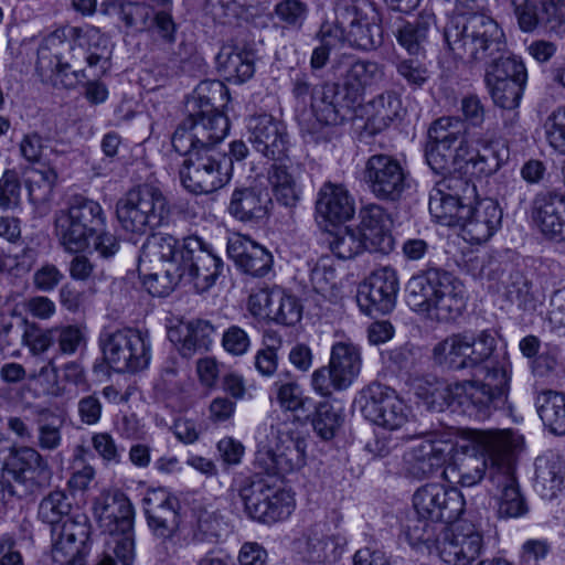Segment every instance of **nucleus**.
I'll return each mask as SVG.
<instances>
[{
  "label": "nucleus",
  "instance_id": "1",
  "mask_svg": "<svg viewBox=\"0 0 565 565\" xmlns=\"http://www.w3.org/2000/svg\"><path fill=\"white\" fill-rule=\"evenodd\" d=\"M206 127L189 120L179 124L171 138L173 149L185 157L179 169L180 182L193 194L215 192L232 178V160L216 150L230 130V122L216 116Z\"/></svg>",
  "mask_w": 565,
  "mask_h": 565
},
{
  "label": "nucleus",
  "instance_id": "2",
  "mask_svg": "<svg viewBox=\"0 0 565 565\" xmlns=\"http://www.w3.org/2000/svg\"><path fill=\"white\" fill-rule=\"evenodd\" d=\"M466 288L452 273L427 266L414 274L405 285L408 308L430 322L456 320L466 308Z\"/></svg>",
  "mask_w": 565,
  "mask_h": 565
},
{
  "label": "nucleus",
  "instance_id": "3",
  "mask_svg": "<svg viewBox=\"0 0 565 565\" xmlns=\"http://www.w3.org/2000/svg\"><path fill=\"white\" fill-rule=\"evenodd\" d=\"M444 38L455 57L471 66L484 65L487 68L508 56L503 30L486 14L450 19L444 29Z\"/></svg>",
  "mask_w": 565,
  "mask_h": 565
},
{
  "label": "nucleus",
  "instance_id": "4",
  "mask_svg": "<svg viewBox=\"0 0 565 565\" xmlns=\"http://www.w3.org/2000/svg\"><path fill=\"white\" fill-rule=\"evenodd\" d=\"M478 440L490 451L492 465L489 481L495 490L498 518L515 519L525 515L529 507L514 473L513 441L505 434L491 433H481Z\"/></svg>",
  "mask_w": 565,
  "mask_h": 565
},
{
  "label": "nucleus",
  "instance_id": "5",
  "mask_svg": "<svg viewBox=\"0 0 565 565\" xmlns=\"http://www.w3.org/2000/svg\"><path fill=\"white\" fill-rule=\"evenodd\" d=\"M475 380H461L445 384L438 381L425 382L416 388V395L427 409L444 412L450 409L479 420L489 418L497 409L493 395Z\"/></svg>",
  "mask_w": 565,
  "mask_h": 565
},
{
  "label": "nucleus",
  "instance_id": "6",
  "mask_svg": "<svg viewBox=\"0 0 565 565\" xmlns=\"http://www.w3.org/2000/svg\"><path fill=\"white\" fill-rule=\"evenodd\" d=\"M307 443L295 423L271 425L270 436L259 441L255 466L267 475H285L306 462Z\"/></svg>",
  "mask_w": 565,
  "mask_h": 565
},
{
  "label": "nucleus",
  "instance_id": "7",
  "mask_svg": "<svg viewBox=\"0 0 565 565\" xmlns=\"http://www.w3.org/2000/svg\"><path fill=\"white\" fill-rule=\"evenodd\" d=\"M170 214L167 198L151 184L130 189L116 204V215L121 228L131 234L145 235L159 227Z\"/></svg>",
  "mask_w": 565,
  "mask_h": 565
},
{
  "label": "nucleus",
  "instance_id": "8",
  "mask_svg": "<svg viewBox=\"0 0 565 565\" xmlns=\"http://www.w3.org/2000/svg\"><path fill=\"white\" fill-rule=\"evenodd\" d=\"M498 340L495 331L491 329L470 332L469 352L471 367L479 369L480 377H472L481 384H487L488 391L493 395V404L500 408L507 401L510 384V362L505 355L497 350Z\"/></svg>",
  "mask_w": 565,
  "mask_h": 565
},
{
  "label": "nucleus",
  "instance_id": "9",
  "mask_svg": "<svg viewBox=\"0 0 565 565\" xmlns=\"http://www.w3.org/2000/svg\"><path fill=\"white\" fill-rule=\"evenodd\" d=\"M106 216L100 204L83 195L70 199L67 209L55 216V230L61 244L68 252H81L89 239L105 226Z\"/></svg>",
  "mask_w": 565,
  "mask_h": 565
},
{
  "label": "nucleus",
  "instance_id": "10",
  "mask_svg": "<svg viewBox=\"0 0 565 565\" xmlns=\"http://www.w3.org/2000/svg\"><path fill=\"white\" fill-rule=\"evenodd\" d=\"M109 535L96 565H132L135 561L134 508L125 497L103 508L100 516Z\"/></svg>",
  "mask_w": 565,
  "mask_h": 565
},
{
  "label": "nucleus",
  "instance_id": "11",
  "mask_svg": "<svg viewBox=\"0 0 565 565\" xmlns=\"http://www.w3.org/2000/svg\"><path fill=\"white\" fill-rule=\"evenodd\" d=\"M334 28L351 46L370 51L382 43L380 14L369 0H338Z\"/></svg>",
  "mask_w": 565,
  "mask_h": 565
},
{
  "label": "nucleus",
  "instance_id": "12",
  "mask_svg": "<svg viewBox=\"0 0 565 565\" xmlns=\"http://www.w3.org/2000/svg\"><path fill=\"white\" fill-rule=\"evenodd\" d=\"M100 347L107 364L118 373H137L147 369L151 360L148 331L132 328L106 332Z\"/></svg>",
  "mask_w": 565,
  "mask_h": 565
},
{
  "label": "nucleus",
  "instance_id": "13",
  "mask_svg": "<svg viewBox=\"0 0 565 565\" xmlns=\"http://www.w3.org/2000/svg\"><path fill=\"white\" fill-rule=\"evenodd\" d=\"M244 511L254 521L271 524L290 516L295 499L290 491L257 478L239 489Z\"/></svg>",
  "mask_w": 565,
  "mask_h": 565
},
{
  "label": "nucleus",
  "instance_id": "14",
  "mask_svg": "<svg viewBox=\"0 0 565 565\" xmlns=\"http://www.w3.org/2000/svg\"><path fill=\"white\" fill-rule=\"evenodd\" d=\"M361 366L360 348L351 341H338L331 348L329 365L312 373L311 385L319 395L331 396L333 392L349 388L359 376Z\"/></svg>",
  "mask_w": 565,
  "mask_h": 565
},
{
  "label": "nucleus",
  "instance_id": "15",
  "mask_svg": "<svg viewBox=\"0 0 565 565\" xmlns=\"http://www.w3.org/2000/svg\"><path fill=\"white\" fill-rule=\"evenodd\" d=\"M184 252L181 265L172 271V284L186 279L193 282L200 292L209 290L223 270L222 259L214 253L211 245L199 236L184 238Z\"/></svg>",
  "mask_w": 565,
  "mask_h": 565
},
{
  "label": "nucleus",
  "instance_id": "16",
  "mask_svg": "<svg viewBox=\"0 0 565 565\" xmlns=\"http://www.w3.org/2000/svg\"><path fill=\"white\" fill-rule=\"evenodd\" d=\"M364 182L370 192L380 201L398 202L411 188L408 171L393 156H371L363 171Z\"/></svg>",
  "mask_w": 565,
  "mask_h": 565
},
{
  "label": "nucleus",
  "instance_id": "17",
  "mask_svg": "<svg viewBox=\"0 0 565 565\" xmlns=\"http://www.w3.org/2000/svg\"><path fill=\"white\" fill-rule=\"evenodd\" d=\"M356 403L364 418L390 430L401 428L408 419L406 405L395 391L379 382L364 387Z\"/></svg>",
  "mask_w": 565,
  "mask_h": 565
},
{
  "label": "nucleus",
  "instance_id": "18",
  "mask_svg": "<svg viewBox=\"0 0 565 565\" xmlns=\"http://www.w3.org/2000/svg\"><path fill=\"white\" fill-rule=\"evenodd\" d=\"M526 79L524 64L513 56L488 66L484 73L486 87L494 105L507 110L519 106Z\"/></svg>",
  "mask_w": 565,
  "mask_h": 565
},
{
  "label": "nucleus",
  "instance_id": "19",
  "mask_svg": "<svg viewBox=\"0 0 565 565\" xmlns=\"http://www.w3.org/2000/svg\"><path fill=\"white\" fill-rule=\"evenodd\" d=\"M465 499L454 487L441 483H427L413 494V507L416 514L443 525H450L463 513Z\"/></svg>",
  "mask_w": 565,
  "mask_h": 565
},
{
  "label": "nucleus",
  "instance_id": "20",
  "mask_svg": "<svg viewBox=\"0 0 565 565\" xmlns=\"http://www.w3.org/2000/svg\"><path fill=\"white\" fill-rule=\"evenodd\" d=\"M142 510L152 536L166 547L173 543L181 523L179 499L167 490H148L142 499Z\"/></svg>",
  "mask_w": 565,
  "mask_h": 565
},
{
  "label": "nucleus",
  "instance_id": "21",
  "mask_svg": "<svg viewBox=\"0 0 565 565\" xmlns=\"http://www.w3.org/2000/svg\"><path fill=\"white\" fill-rule=\"evenodd\" d=\"M90 534L87 515L77 513L61 526L51 529L52 557L62 565H85V554Z\"/></svg>",
  "mask_w": 565,
  "mask_h": 565
},
{
  "label": "nucleus",
  "instance_id": "22",
  "mask_svg": "<svg viewBox=\"0 0 565 565\" xmlns=\"http://www.w3.org/2000/svg\"><path fill=\"white\" fill-rule=\"evenodd\" d=\"M520 30L532 33L542 28L557 36L565 35V1L510 0Z\"/></svg>",
  "mask_w": 565,
  "mask_h": 565
},
{
  "label": "nucleus",
  "instance_id": "23",
  "mask_svg": "<svg viewBox=\"0 0 565 565\" xmlns=\"http://www.w3.org/2000/svg\"><path fill=\"white\" fill-rule=\"evenodd\" d=\"M398 277L395 269L382 267L374 270L359 287L358 305L369 316L386 315L396 305Z\"/></svg>",
  "mask_w": 565,
  "mask_h": 565
},
{
  "label": "nucleus",
  "instance_id": "24",
  "mask_svg": "<svg viewBox=\"0 0 565 565\" xmlns=\"http://www.w3.org/2000/svg\"><path fill=\"white\" fill-rule=\"evenodd\" d=\"M482 547V535L473 524L454 522L444 527L438 553L447 564L468 565L479 557Z\"/></svg>",
  "mask_w": 565,
  "mask_h": 565
},
{
  "label": "nucleus",
  "instance_id": "25",
  "mask_svg": "<svg viewBox=\"0 0 565 565\" xmlns=\"http://www.w3.org/2000/svg\"><path fill=\"white\" fill-rule=\"evenodd\" d=\"M481 433L505 434L513 441V448L515 447L516 439L511 430L475 431L473 440L482 452L462 454L457 456L454 461L444 470L445 478L448 481L458 483L461 487H473L484 478L487 471L490 472V467L492 465L490 451L486 449V447L478 440Z\"/></svg>",
  "mask_w": 565,
  "mask_h": 565
},
{
  "label": "nucleus",
  "instance_id": "26",
  "mask_svg": "<svg viewBox=\"0 0 565 565\" xmlns=\"http://www.w3.org/2000/svg\"><path fill=\"white\" fill-rule=\"evenodd\" d=\"M318 125L338 126L352 118L358 104L335 83H323L313 90L310 103Z\"/></svg>",
  "mask_w": 565,
  "mask_h": 565
},
{
  "label": "nucleus",
  "instance_id": "27",
  "mask_svg": "<svg viewBox=\"0 0 565 565\" xmlns=\"http://www.w3.org/2000/svg\"><path fill=\"white\" fill-rule=\"evenodd\" d=\"M502 209L490 198H476L473 203L463 210L460 227L463 238L472 244L487 242L501 227Z\"/></svg>",
  "mask_w": 565,
  "mask_h": 565
},
{
  "label": "nucleus",
  "instance_id": "28",
  "mask_svg": "<svg viewBox=\"0 0 565 565\" xmlns=\"http://www.w3.org/2000/svg\"><path fill=\"white\" fill-rule=\"evenodd\" d=\"M531 215L541 233L556 241L565 239V194L557 190L541 191L531 204Z\"/></svg>",
  "mask_w": 565,
  "mask_h": 565
},
{
  "label": "nucleus",
  "instance_id": "29",
  "mask_svg": "<svg viewBox=\"0 0 565 565\" xmlns=\"http://www.w3.org/2000/svg\"><path fill=\"white\" fill-rule=\"evenodd\" d=\"M248 141L253 149L271 160L281 159L287 151V134L281 122L264 114L250 117L247 124Z\"/></svg>",
  "mask_w": 565,
  "mask_h": 565
},
{
  "label": "nucleus",
  "instance_id": "30",
  "mask_svg": "<svg viewBox=\"0 0 565 565\" xmlns=\"http://www.w3.org/2000/svg\"><path fill=\"white\" fill-rule=\"evenodd\" d=\"M359 217L358 230L367 242L369 252L390 254L395 246L390 213L380 204L371 203L360 210Z\"/></svg>",
  "mask_w": 565,
  "mask_h": 565
},
{
  "label": "nucleus",
  "instance_id": "31",
  "mask_svg": "<svg viewBox=\"0 0 565 565\" xmlns=\"http://www.w3.org/2000/svg\"><path fill=\"white\" fill-rule=\"evenodd\" d=\"M227 254L239 270L254 277H264L273 268L271 253L247 236L231 237L227 242Z\"/></svg>",
  "mask_w": 565,
  "mask_h": 565
},
{
  "label": "nucleus",
  "instance_id": "32",
  "mask_svg": "<svg viewBox=\"0 0 565 565\" xmlns=\"http://www.w3.org/2000/svg\"><path fill=\"white\" fill-rule=\"evenodd\" d=\"M65 39L73 40L79 46H86L88 55L87 65L90 68L97 67L95 75L105 74L110 66L111 45L109 39L93 25L66 26L61 29Z\"/></svg>",
  "mask_w": 565,
  "mask_h": 565
},
{
  "label": "nucleus",
  "instance_id": "33",
  "mask_svg": "<svg viewBox=\"0 0 565 565\" xmlns=\"http://www.w3.org/2000/svg\"><path fill=\"white\" fill-rule=\"evenodd\" d=\"M450 449L451 445L449 441L436 438L435 434H428L427 437L408 454V472L418 479L434 475L444 466Z\"/></svg>",
  "mask_w": 565,
  "mask_h": 565
},
{
  "label": "nucleus",
  "instance_id": "34",
  "mask_svg": "<svg viewBox=\"0 0 565 565\" xmlns=\"http://www.w3.org/2000/svg\"><path fill=\"white\" fill-rule=\"evenodd\" d=\"M271 198L265 189L237 188L233 191L228 213L239 222L260 224L268 214Z\"/></svg>",
  "mask_w": 565,
  "mask_h": 565
},
{
  "label": "nucleus",
  "instance_id": "35",
  "mask_svg": "<svg viewBox=\"0 0 565 565\" xmlns=\"http://www.w3.org/2000/svg\"><path fill=\"white\" fill-rule=\"evenodd\" d=\"M385 76L384 66L371 60H356L342 74L340 87L360 105L367 87L379 84Z\"/></svg>",
  "mask_w": 565,
  "mask_h": 565
},
{
  "label": "nucleus",
  "instance_id": "36",
  "mask_svg": "<svg viewBox=\"0 0 565 565\" xmlns=\"http://www.w3.org/2000/svg\"><path fill=\"white\" fill-rule=\"evenodd\" d=\"M470 331L452 333L433 348L435 364L449 371L472 370L469 352Z\"/></svg>",
  "mask_w": 565,
  "mask_h": 565
},
{
  "label": "nucleus",
  "instance_id": "37",
  "mask_svg": "<svg viewBox=\"0 0 565 565\" xmlns=\"http://www.w3.org/2000/svg\"><path fill=\"white\" fill-rule=\"evenodd\" d=\"M8 472L20 483L29 480L50 478L51 471L45 458L34 448L22 446L10 448V459L6 463Z\"/></svg>",
  "mask_w": 565,
  "mask_h": 565
},
{
  "label": "nucleus",
  "instance_id": "38",
  "mask_svg": "<svg viewBox=\"0 0 565 565\" xmlns=\"http://www.w3.org/2000/svg\"><path fill=\"white\" fill-rule=\"evenodd\" d=\"M317 213L331 223L349 221L354 215V201L342 185L326 183L316 202Z\"/></svg>",
  "mask_w": 565,
  "mask_h": 565
},
{
  "label": "nucleus",
  "instance_id": "39",
  "mask_svg": "<svg viewBox=\"0 0 565 565\" xmlns=\"http://www.w3.org/2000/svg\"><path fill=\"white\" fill-rule=\"evenodd\" d=\"M215 63L224 79L234 84L248 81L255 72L254 54L234 45H223Z\"/></svg>",
  "mask_w": 565,
  "mask_h": 565
},
{
  "label": "nucleus",
  "instance_id": "40",
  "mask_svg": "<svg viewBox=\"0 0 565 565\" xmlns=\"http://www.w3.org/2000/svg\"><path fill=\"white\" fill-rule=\"evenodd\" d=\"M435 24V14L430 10H424L413 21H403L396 28V41L408 54L419 56Z\"/></svg>",
  "mask_w": 565,
  "mask_h": 565
},
{
  "label": "nucleus",
  "instance_id": "41",
  "mask_svg": "<svg viewBox=\"0 0 565 565\" xmlns=\"http://www.w3.org/2000/svg\"><path fill=\"white\" fill-rule=\"evenodd\" d=\"M364 114L367 125L374 131H381L402 119L404 108L401 96L394 90L383 92L364 106Z\"/></svg>",
  "mask_w": 565,
  "mask_h": 565
},
{
  "label": "nucleus",
  "instance_id": "42",
  "mask_svg": "<svg viewBox=\"0 0 565 565\" xmlns=\"http://www.w3.org/2000/svg\"><path fill=\"white\" fill-rule=\"evenodd\" d=\"M340 547V537L326 535L321 530L311 527L299 540L297 553L307 563L326 564L337 558Z\"/></svg>",
  "mask_w": 565,
  "mask_h": 565
},
{
  "label": "nucleus",
  "instance_id": "43",
  "mask_svg": "<svg viewBox=\"0 0 565 565\" xmlns=\"http://www.w3.org/2000/svg\"><path fill=\"white\" fill-rule=\"evenodd\" d=\"M276 201L286 206L295 207L300 201L301 189L296 170L286 164H273L268 172Z\"/></svg>",
  "mask_w": 565,
  "mask_h": 565
},
{
  "label": "nucleus",
  "instance_id": "44",
  "mask_svg": "<svg viewBox=\"0 0 565 565\" xmlns=\"http://www.w3.org/2000/svg\"><path fill=\"white\" fill-rule=\"evenodd\" d=\"M537 413L545 427L555 435H565V395L546 391L536 398Z\"/></svg>",
  "mask_w": 565,
  "mask_h": 565
},
{
  "label": "nucleus",
  "instance_id": "45",
  "mask_svg": "<svg viewBox=\"0 0 565 565\" xmlns=\"http://www.w3.org/2000/svg\"><path fill=\"white\" fill-rule=\"evenodd\" d=\"M66 46L61 29L51 33L38 51L36 71L43 81H49L63 64L62 49Z\"/></svg>",
  "mask_w": 565,
  "mask_h": 565
},
{
  "label": "nucleus",
  "instance_id": "46",
  "mask_svg": "<svg viewBox=\"0 0 565 565\" xmlns=\"http://www.w3.org/2000/svg\"><path fill=\"white\" fill-rule=\"evenodd\" d=\"M563 483V467L556 457L539 458L535 462L534 487L546 499H553Z\"/></svg>",
  "mask_w": 565,
  "mask_h": 565
},
{
  "label": "nucleus",
  "instance_id": "47",
  "mask_svg": "<svg viewBox=\"0 0 565 565\" xmlns=\"http://www.w3.org/2000/svg\"><path fill=\"white\" fill-rule=\"evenodd\" d=\"M468 204L441 191L431 190L429 194V212L436 221L445 226H459L462 223L463 210Z\"/></svg>",
  "mask_w": 565,
  "mask_h": 565
},
{
  "label": "nucleus",
  "instance_id": "48",
  "mask_svg": "<svg viewBox=\"0 0 565 565\" xmlns=\"http://www.w3.org/2000/svg\"><path fill=\"white\" fill-rule=\"evenodd\" d=\"M329 247L340 259H352L358 255L369 252L367 242L358 227L349 226L339 228L329 235Z\"/></svg>",
  "mask_w": 565,
  "mask_h": 565
},
{
  "label": "nucleus",
  "instance_id": "49",
  "mask_svg": "<svg viewBox=\"0 0 565 565\" xmlns=\"http://www.w3.org/2000/svg\"><path fill=\"white\" fill-rule=\"evenodd\" d=\"M505 299L515 305L520 310L534 311L539 299L532 291L531 281L519 270L509 274L503 280Z\"/></svg>",
  "mask_w": 565,
  "mask_h": 565
},
{
  "label": "nucleus",
  "instance_id": "50",
  "mask_svg": "<svg viewBox=\"0 0 565 565\" xmlns=\"http://www.w3.org/2000/svg\"><path fill=\"white\" fill-rule=\"evenodd\" d=\"M277 399L282 408L295 413L297 418L309 417L313 407L312 401L303 396L300 385L296 381L278 380L275 382Z\"/></svg>",
  "mask_w": 565,
  "mask_h": 565
},
{
  "label": "nucleus",
  "instance_id": "51",
  "mask_svg": "<svg viewBox=\"0 0 565 565\" xmlns=\"http://www.w3.org/2000/svg\"><path fill=\"white\" fill-rule=\"evenodd\" d=\"M71 510L72 502L68 495L62 490H54L41 500L38 515L42 522L55 527L72 518Z\"/></svg>",
  "mask_w": 565,
  "mask_h": 565
},
{
  "label": "nucleus",
  "instance_id": "52",
  "mask_svg": "<svg viewBox=\"0 0 565 565\" xmlns=\"http://www.w3.org/2000/svg\"><path fill=\"white\" fill-rule=\"evenodd\" d=\"M444 174L443 179L436 182L433 190L451 195L462 201L463 204L476 201V198H478L476 185L459 171V168L446 171Z\"/></svg>",
  "mask_w": 565,
  "mask_h": 565
},
{
  "label": "nucleus",
  "instance_id": "53",
  "mask_svg": "<svg viewBox=\"0 0 565 565\" xmlns=\"http://www.w3.org/2000/svg\"><path fill=\"white\" fill-rule=\"evenodd\" d=\"M466 129L458 117H441L434 121L428 130L429 140L449 145L455 149L463 151Z\"/></svg>",
  "mask_w": 565,
  "mask_h": 565
},
{
  "label": "nucleus",
  "instance_id": "54",
  "mask_svg": "<svg viewBox=\"0 0 565 565\" xmlns=\"http://www.w3.org/2000/svg\"><path fill=\"white\" fill-rule=\"evenodd\" d=\"M473 141L481 146L475 158L470 159L475 171L481 175L495 173L502 163V158L493 147V135L475 132Z\"/></svg>",
  "mask_w": 565,
  "mask_h": 565
},
{
  "label": "nucleus",
  "instance_id": "55",
  "mask_svg": "<svg viewBox=\"0 0 565 565\" xmlns=\"http://www.w3.org/2000/svg\"><path fill=\"white\" fill-rule=\"evenodd\" d=\"M214 327L206 320L191 321L185 326V333L181 344V353L184 356L196 351H206L212 344Z\"/></svg>",
  "mask_w": 565,
  "mask_h": 565
},
{
  "label": "nucleus",
  "instance_id": "56",
  "mask_svg": "<svg viewBox=\"0 0 565 565\" xmlns=\"http://www.w3.org/2000/svg\"><path fill=\"white\" fill-rule=\"evenodd\" d=\"M119 19L128 30L146 32L152 30L153 7L145 2L128 1L119 6Z\"/></svg>",
  "mask_w": 565,
  "mask_h": 565
},
{
  "label": "nucleus",
  "instance_id": "57",
  "mask_svg": "<svg viewBox=\"0 0 565 565\" xmlns=\"http://www.w3.org/2000/svg\"><path fill=\"white\" fill-rule=\"evenodd\" d=\"M179 242L171 234L156 233L147 237L141 248V257L150 263H162L173 259V253L177 250Z\"/></svg>",
  "mask_w": 565,
  "mask_h": 565
},
{
  "label": "nucleus",
  "instance_id": "58",
  "mask_svg": "<svg viewBox=\"0 0 565 565\" xmlns=\"http://www.w3.org/2000/svg\"><path fill=\"white\" fill-rule=\"evenodd\" d=\"M315 40L319 43L312 50L310 66L312 70H321L327 65L331 50L342 42L341 33L332 24L323 23Z\"/></svg>",
  "mask_w": 565,
  "mask_h": 565
},
{
  "label": "nucleus",
  "instance_id": "59",
  "mask_svg": "<svg viewBox=\"0 0 565 565\" xmlns=\"http://www.w3.org/2000/svg\"><path fill=\"white\" fill-rule=\"evenodd\" d=\"M461 150L449 147V145L429 140L426 147V161L436 173H445L452 169H461Z\"/></svg>",
  "mask_w": 565,
  "mask_h": 565
},
{
  "label": "nucleus",
  "instance_id": "60",
  "mask_svg": "<svg viewBox=\"0 0 565 565\" xmlns=\"http://www.w3.org/2000/svg\"><path fill=\"white\" fill-rule=\"evenodd\" d=\"M62 424L49 411H41L36 420V445L44 451H54L62 445Z\"/></svg>",
  "mask_w": 565,
  "mask_h": 565
},
{
  "label": "nucleus",
  "instance_id": "61",
  "mask_svg": "<svg viewBox=\"0 0 565 565\" xmlns=\"http://www.w3.org/2000/svg\"><path fill=\"white\" fill-rule=\"evenodd\" d=\"M225 531L226 524L221 514L215 511L201 510L198 513L192 540L194 543H215Z\"/></svg>",
  "mask_w": 565,
  "mask_h": 565
},
{
  "label": "nucleus",
  "instance_id": "62",
  "mask_svg": "<svg viewBox=\"0 0 565 565\" xmlns=\"http://www.w3.org/2000/svg\"><path fill=\"white\" fill-rule=\"evenodd\" d=\"M343 422L341 411L335 409L330 403L322 402L316 408L312 426L317 435L323 440L334 437Z\"/></svg>",
  "mask_w": 565,
  "mask_h": 565
},
{
  "label": "nucleus",
  "instance_id": "63",
  "mask_svg": "<svg viewBox=\"0 0 565 565\" xmlns=\"http://www.w3.org/2000/svg\"><path fill=\"white\" fill-rule=\"evenodd\" d=\"M281 288L262 286L252 291L248 298V310L254 317L271 320L270 301H281Z\"/></svg>",
  "mask_w": 565,
  "mask_h": 565
},
{
  "label": "nucleus",
  "instance_id": "64",
  "mask_svg": "<svg viewBox=\"0 0 565 565\" xmlns=\"http://www.w3.org/2000/svg\"><path fill=\"white\" fill-rule=\"evenodd\" d=\"M443 527L438 522H433L427 518L416 514V518L409 519L406 524V536L412 545L428 544L440 542L438 539V529Z\"/></svg>",
  "mask_w": 565,
  "mask_h": 565
}]
</instances>
